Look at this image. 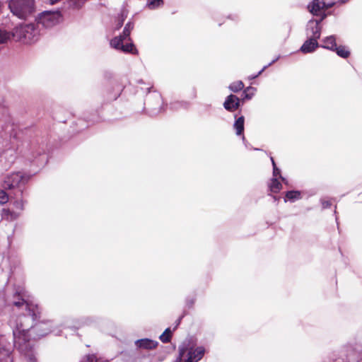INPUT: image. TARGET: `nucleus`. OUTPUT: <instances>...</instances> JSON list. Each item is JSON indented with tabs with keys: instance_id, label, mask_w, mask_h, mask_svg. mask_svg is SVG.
<instances>
[{
	"instance_id": "obj_1",
	"label": "nucleus",
	"mask_w": 362,
	"mask_h": 362,
	"mask_svg": "<svg viewBox=\"0 0 362 362\" xmlns=\"http://www.w3.org/2000/svg\"><path fill=\"white\" fill-rule=\"evenodd\" d=\"M30 319L31 316L25 315L12 317L9 325L13 328V346L25 356L27 362H37L30 342V338L37 339L47 335L52 332L53 323L50 320H43L30 327L27 322Z\"/></svg>"
},
{
	"instance_id": "obj_2",
	"label": "nucleus",
	"mask_w": 362,
	"mask_h": 362,
	"mask_svg": "<svg viewBox=\"0 0 362 362\" xmlns=\"http://www.w3.org/2000/svg\"><path fill=\"white\" fill-rule=\"evenodd\" d=\"M8 8L18 18L26 19L35 12V1L34 0H10Z\"/></svg>"
},
{
	"instance_id": "obj_3",
	"label": "nucleus",
	"mask_w": 362,
	"mask_h": 362,
	"mask_svg": "<svg viewBox=\"0 0 362 362\" xmlns=\"http://www.w3.org/2000/svg\"><path fill=\"white\" fill-rule=\"evenodd\" d=\"M13 305L21 309L23 308L27 313L25 315L31 316L32 321H36L40 317V310L37 305L29 303L24 298V295L17 293L13 296Z\"/></svg>"
},
{
	"instance_id": "obj_4",
	"label": "nucleus",
	"mask_w": 362,
	"mask_h": 362,
	"mask_svg": "<svg viewBox=\"0 0 362 362\" xmlns=\"http://www.w3.org/2000/svg\"><path fill=\"white\" fill-rule=\"evenodd\" d=\"M204 354L203 347H198L195 350L188 348L185 344L179 347V356L176 362H197Z\"/></svg>"
},
{
	"instance_id": "obj_5",
	"label": "nucleus",
	"mask_w": 362,
	"mask_h": 362,
	"mask_svg": "<svg viewBox=\"0 0 362 362\" xmlns=\"http://www.w3.org/2000/svg\"><path fill=\"white\" fill-rule=\"evenodd\" d=\"M61 18L59 12L45 11L37 17V23L49 28L59 23Z\"/></svg>"
},
{
	"instance_id": "obj_6",
	"label": "nucleus",
	"mask_w": 362,
	"mask_h": 362,
	"mask_svg": "<svg viewBox=\"0 0 362 362\" xmlns=\"http://www.w3.org/2000/svg\"><path fill=\"white\" fill-rule=\"evenodd\" d=\"M124 41L122 40L121 37H115L111 40L110 45L113 48L121 50L124 53L138 54V50L132 40L126 45H124Z\"/></svg>"
},
{
	"instance_id": "obj_7",
	"label": "nucleus",
	"mask_w": 362,
	"mask_h": 362,
	"mask_svg": "<svg viewBox=\"0 0 362 362\" xmlns=\"http://www.w3.org/2000/svg\"><path fill=\"white\" fill-rule=\"evenodd\" d=\"M335 4L334 2L330 4H326L320 0H313V1L308 4V9L314 16H320V18L323 14L325 13V11L332 7Z\"/></svg>"
},
{
	"instance_id": "obj_8",
	"label": "nucleus",
	"mask_w": 362,
	"mask_h": 362,
	"mask_svg": "<svg viewBox=\"0 0 362 362\" xmlns=\"http://www.w3.org/2000/svg\"><path fill=\"white\" fill-rule=\"evenodd\" d=\"M4 338L0 339V362H13L11 357L12 346L4 344Z\"/></svg>"
},
{
	"instance_id": "obj_9",
	"label": "nucleus",
	"mask_w": 362,
	"mask_h": 362,
	"mask_svg": "<svg viewBox=\"0 0 362 362\" xmlns=\"http://www.w3.org/2000/svg\"><path fill=\"white\" fill-rule=\"evenodd\" d=\"M241 102V99L235 95L230 94L226 98L223 103V107L226 110L229 112H234L238 109Z\"/></svg>"
},
{
	"instance_id": "obj_10",
	"label": "nucleus",
	"mask_w": 362,
	"mask_h": 362,
	"mask_svg": "<svg viewBox=\"0 0 362 362\" xmlns=\"http://www.w3.org/2000/svg\"><path fill=\"white\" fill-rule=\"evenodd\" d=\"M327 14H323L319 20H313L309 21V26L312 31V36L310 37L315 38L317 40L320 37L321 35V22L327 18Z\"/></svg>"
},
{
	"instance_id": "obj_11",
	"label": "nucleus",
	"mask_w": 362,
	"mask_h": 362,
	"mask_svg": "<svg viewBox=\"0 0 362 362\" xmlns=\"http://www.w3.org/2000/svg\"><path fill=\"white\" fill-rule=\"evenodd\" d=\"M135 345L139 349L151 350L156 348L158 342L147 338L138 339L135 341Z\"/></svg>"
},
{
	"instance_id": "obj_12",
	"label": "nucleus",
	"mask_w": 362,
	"mask_h": 362,
	"mask_svg": "<svg viewBox=\"0 0 362 362\" xmlns=\"http://www.w3.org/2000/svg\"><path fill=\"white\" fill-rule=\"evenodd\" d=\"M318 46L317 40H315V38L310 37L300 47V51L304 54L310 53L314 52Z\"/></svg>"
},
{
	"instance_id": "obj_13",
	"label": "nucleus",
	"mask_w": 362,
	"mask_h": 362,
	"mask_svg": "<svg viewBox=\"0 0 362 362\" xmlns=\"http://www.w3.org/2000/svg\"><path fill=\"white\" fill-rule=\"evenodd\" d=\"M1 218L6 221H13L19 217V214L9 209H3L1 213Z\"/></svg>"
},
{
	"instance_id": "obj_14",
	"label": "nucleus",
	"mask_w": 362,
	"mask_h": 362,
	"mask_svg": "<svg viewBox=\"0 0 362 362\" xmlns=\"http://www.w3.org/2000/svg\"><path fill=\"white\" fill-rule=\"evenodd\" d=\"M337 42L336 37L334 35H330L327 37L323 40L322 47L326 48L327 49L334 51V49H337Z\"/></svg>"
},
{
	"instance_id": "obj_15",
	"label": "nucleus",
	"mask_w": 362,
	"mask_h": 362,
	"mask_svg": "<svg viewBox=\"0 0 362 362\" xmlns=\"http://www.w3.org/2000/svg\"><path fill=\"white\" fill-rule=\"evenodd\" d=\"M32 178L30 174L25 173L23 172H16L11 174L10 180L11 181H28Z\"/></svg>"
},
{
	"instance_id": "obj_16",
	"label": "nucleus",
	"mask_w": 362,
	"mask_h": 362,
	"mask_svg": "<svg viewBox=\"0 0 362 362\" xmlns=\"http://www.w3.org/2000/svg\"><path fill=\"white\" fill-rule=\"evenodd\" d=\"M134 29V23L132 22H128L124 28V30L121 35L118 37H121L122 40L131 41L132 39L130 37V34L132 30Z\"/></svg>"
},
{
	"instance_id": "obj_17",
	"label": "nucleus",
	"mask_w": 362,
	"mask_h": 362,
	"mask_svg": "<svg viewBox=\"0 0 362 362\" xmlns=\"http://www.w3.org/2000/svg\"><path fill=\"white\" fill-rule=\"evenodd\" d=\"M14 37L12 32L8 31L4 28H0V45L6 44Z\"/></svg>"
},
{
	"instance_id": "obj_18",
	"label": "nucleus",
	"mask_w": 362,
	"mask_h": 362,
	"mask_svg": "<svg viewBox=\"0 0 362 362\" xmlns=\"http://www.w3.org/2000/svg\"><path fill=\"white\" fill-rule=\"evenodd\" d=\"M334 52H335L339 57L344 59H347L351 55L349 49L345 45H337V49H334Z\"/></svg>"
},
{
	"instance_id": "obj_19",
	"label": "nucleus",
	"mask_w": 362,
	"mask_h": 362,
	"mask_svg": "<svg viewBox=\"0 0 362 362\" xmlns=\"http://www.w3.org/2000/svg\"><path fill=\"white\" fill-rule=\"evenodd\" d=\"M245 117L243 116L239 117L234 123V129H235L237 135H242L244 132Z\"/></svg>"
},
{
	"instance_id": "obj_20",
	"label": "nucleus",
	"mask_w": 362,
	"mask_h": 362,
	"mask_svg": "<svg viewBox=\"0 0 362 362\" xmlns=\"http://www.w3.org/2000/svg\"><path fill=\"white\" fill-rule=\"evenodd\" d=\"M271 160L273 165V178L271 180V181H279V179L281 181H286L285 178L281 175L280 169L276 167L274 158H271Z\"/></svg>"
},
{
	"instance_id": "obj_21",
	"label": "nucleus",
	"mask_w": 362,
	"mask_h": 362,
	"mask_svg": "<svg viewBox=\"0 0 362 362\" xmlns=\"http://www.w3.org/2000/svg\"><path fill=\"white\" fill-rule=\"evenodd\" d=\"M256 88L252 86H249L246 88L242 95V103L244 102L245 100H250L254 95L255 94Z\"/></svg>"
},
{
	"instance_id": "obj_22",
	"label": "nucleus",
	"mask_w": 362,
	"mask_h": 362,
	"mask_svg": "<svg viewBox=\"0 0 362 362\" xmlns=\"http://www.w3.org/2000/svg\"><path fill=\"white\" fill-rule=\"evenodd\" d=\"M244 87H245V86L242 81H237L233 82L229 86L228 88L231 91H233L234 93H237V92H239L240 90H243L244 88Z\"/></svg>"
},
{
	"instance_id": "obj_23",
	"label": "nucleus",
	"mask_w": 362,
	"mask_h": 362,
	"mask_svg": "<svg viewBox=\"0 0 362 362\" xmlns=\"http://www.w3.org/2000/svg\"><path fill=\"white\" fill-rule=\"evenodd\" d=\"M286 197L289 200L295 201L301 198V194L299 191H288L287 192Z\"/></svg>"
},
{
	"instance_id": "obj_24",
	"label": "nucleus",
	"mask_w": 362,
	"mask_h": 362,
	"mask_svg": "<svg viewBox=\"0 0 362 362\" xmlns=\"http://www.w3.org/2000/svg\"><path fill=\"white\" fill-rule=\"evenodd\" d=\"M35 27L33 24L26 25L23 27H21L19 29V33L21 35H23L25 38L27 37L26 33H28L30 31L34 30Z\"/></svg>"
},
{
	"instance_id": "obj_25",
	"label": "nucleus",
	"mask_w": 362,
	"mask_h": 362,
	"mask_svg": "<svg viewBox=\"0 0 362 362\" xmlns=\"http://www.w3.org/2000/svg\"><path fill=\"white\" fill-rule=\"evenodd\" d=\"M171 331L170 328H167L165 332L160 336V339L163 343H168L170 341Z\"/></svg>"
},
{
	"instance_id": "obj_26",
	"label": "nucleus",
	"mask_w": 362,
	"mask_h": 362,
	"mask_svg": "<svg viewBox=\"0 0 362 362\" xmlns=\"http://www.w3.org/2000/svg\"><path fill=\"white\" fill-rule=\"evenodd\" d=\"M147 5L150 9H155L163 5V0H151Z\"/></svg>"
},
{
	"instance_id": "obj_27",
	"label": "nucleus",
	"mask_w": 362,
	"mask_h": 362,
	"mask_svg": "<svg viewBox=\"0 0 362 362\" xmlns=\"http://www.w3.org/2000/svg\"><path fill=\"white\" fill-rule=\"evenodd\" d=\"M282 182H272V184L269 186V189L271 192L274 193L279 192L282 188Z\"/></svg>"
},
{
	"instance_id": "obj_28",
	"label": "nucleus",
	"mask_w": 362,
	"mask_h": 362,
	"mask_svg": "<svg viewBox=\"0 0 362 362\" xmlns=\"http://www.w3.org/2000/svg\"><path fill=\"white\" fill-rule=\"evenodd\" d=\"M8 201V195L7 193L3 190L0 189V205H3L7 203Z\"/></svg>"
},
{
	"instance_id": "obj_29",
	"label": "nucleus",
	"mask_w": 362,
	"mask_h": 362,
	"mask_svg": "<svg viewBox=\"0 0 362 362\" xmlns=\"http://www.w3.org/2000/svg\"><path fill=\"white\" fill-rule=\"evenodd\" d=\"M322 202V208L323 209H327V208H329L332 205V203L329 200H324V199H322L321 201Z\"/></svg>"
},
{
	"instance_id": "obj_30",
	"label": "nucleus",
	"mask_w": 362,
	"mask_h": 362,
	"mask_svg": "<svg viewBox=\"0 0 362 362\" xmlns=\"http://www.w3.org/2000/svg\"><path fill=\"white\" fill-rule=\"evenodd\" d=\"M124 23V19L121 18L119 20L118 23L117 24V29H119Z\"/></svg>"
},
{
	"instance_id": "obj_31",
	"label": "nucleus",
	"mask_w": 362,
	"mask_h": 362,
	"mask_svg": "<svg viewBox=\"0 0 362 362\" xmlns=\"http://www.w3.org/2000/svg\"><path fill=\"white\" fill-rule=\"evenodd\" d=\"M84 362H107V361H94L93 358H88L86 361Z\"/></svg>"
},
{
	"instance_id": "obj_32",
	"label": "nucleus",
	"mask_w": 362,
	"mask_h": 362,
	"mask_svg": "<svg viewBox=\"0 0 362 362\" xmlns=\"http://www.w3.org/2000/svg\"><path fill=\"white\" fill-rule=\"evenodd\" d=\"M158 107L160 108L162 105V100L160 96H158Z\"/></svg>"
},
{
	"instance_id": "obj_33",
	"label": "nucleus",
	"mask_w": 362,
	"mask_h": 362,
	"mask_svg": "<svg viewBox=\"0 0 362 362\" xmlns=\"http://www.w3.org/2000/svg\"><path fill=\"white\" fill-rule=\"evenodd\" d=\"M349 0H339V3L340 4H346V2H348Z\"/></svg>"
},
{
	"instance_id": "obj_34",
	"label": "nucleus",
	"mask_w": 362,
	"mask_h": 362,
	"mask_svg": "<svg viewBox=\"0 0 362 362\" xmlns=\"http://www.w3.org/2000/svg\"><path fill=\"white\" fill-rule=\"evenodd\" d=\"M263 71H264V69H262L260 71H259L258 74H257V75H256V76H255L253 78H256V77H257L259 75H260V74H262V72Z\"/></svg>"
},
{
	"instance_id": "obj_35",
	"label": "nucleus",
	"mask_w": 362,
	"mask_h": 362,
	"mask_svg": "<svg viewBox=\"0 0 362 362\" xmlns=\"http://www.w3.org/2000/svg\"><path fill=\"white\" fill-rule=\"evenodd\" d=\"M12 187H13V185H10L9 188H12Z\"/></svg>"
},
{
	"instance_id": "obj_36",
	"label": "nucleus",
	"mask_w": 362,
	"mask_h": 362,
	"mask_svg": "<svg viewBox=\"0 0 362 362\" xmlns=\"http://www.w3.org/2000/svg\"><path fill=\"white\" fill-rule=\"evenodd\" d=\"M358 362H362V359L359 360Z\"/></svg>"
}]
</instances>
